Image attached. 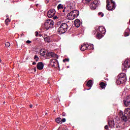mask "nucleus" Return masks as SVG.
I'll list each match as a JSON object with an SVG mask.
<instances>
[{
  "label": "nucleus",
  "mask_w": 130,
  "mask_h": 130,
  "mask_svg": "<svg viewBox=\"0 0 130 130\" xmlns=\"http://www.w3.org/2000/svg\"><path fill=\"white\" fill-rule=\"evenodd\" d=\"M79 14V11L73 10L68 14L67 18L69 20H74V19H76V18H78Z\"/></svg>",
  "instance_id": "1"
},
{
  "label": "nucleus",
  "mask_w": 130,
  "mask_h": 130,
  "mask_svg": "<svg viewBox=\"0 0 130 130\" xmlns=\"http://www.w3.org/2000/svg\"><path fill=\"white\" fill-rule=\"evenodd\" d=\"M115 8H116L115 2L112 0H107V10L113 11V10H115Z\"/></svg>",
  "instance_id": "2"
},
{
  "label": "nucleus",
  "mask_w": 130,
  "mask_h": 130,
  "mask_svg": "<svg viewBox=\"0 0 130 130\" xmlns=\"http://www.w3.org/2000/svg\"><path fill=\"white\" fill-rule=\"evenodd\" d=\"M68 29H69V26L67 23H64L60 24V26L58 29V32L59 34H64L67 31H68Z\"/></svg>",
  "instance_id": "3"
},
{
  "label": "nucleus",
  "mask_w": 130,
  "mask_h": 130,
  "mask_svg": "<svg viewBox=\"0 0 130 130\" xmlns=\"http://www.w3.org/2000/svg\"><path fill=\"white\" fill-rule=\"evenodd\" d=\"M53 25H54V22L51 19L47 20L44 23L45 28L47 30L52 29L53 28Z\"/></svg>",
  "instance_id": "4"
},
{
  "label": "nucleus",
  "mask_w": 130,
  "mask_h": 130,
  "mask_svg": "<svg viewBox=\"0 0 130 130\" xmlns=\"http://www.w3.org/2000/svg\"><path fill=\"white\" fill-rule=\"evenodd\" d=\"M126 82V76L125 74L122 73L121 74V76H119L116 81L117 85H120V84H123Z\"/></svg>",
  "instance_id": "5"
},
{
  "label": "nucleus",
  "mask_w": 130,
  "mask_h": 130,
  "mask_svg": "<svg viewBox=\"0 0 130 130\" xmlns=\"http://www.w3.org/2000/svg\"><path fill=\"white\" fill-rule=\"evenodd\" d=\"M99 6V2L98 1H94L90 5V8L91 10H95Z\"/></svg>",
  "instance_id": "6"
},
{
  "label": "nucleus",
  "mask_w": 130,
  "mask_h": 130,
  "mask_svg": "<svg viewBox=\"0 0 130 130\" xmlns=\"http://www.w3.org/2000/svg\"><path fill=\"white\" fill-rule=\"evenodd\" d=\"M123 67L124 68V70H126V69H129L130 68V61L128 59H126L123 63Z\"/></svg>",
  "instance_id": "7"
},
{
  "label": "nucleus",
  "mask_w": 130,
  "mask_h": 130,
  "mask_svg": "<svg viewBox=\"0 0 130 130\" xmlns=\"http://www.w3.org/2000/svg\"><path fill=\"white\" fill-rule=\"evenodd\" d=\"M57 9L58 10H62V13H68V11L67 10V7L64 6V5L62 4H59L57 6Z\"/></svg>",
  "instance_id": "8"
},
{
  "label": "nucleus",
  "mask_w": 130,
  "mask_h": 130,
  "mask_svg": "<svg viewBox=\"0 0 130 130\" xmlns=\"http://www.w3.org/2000/svg\"><path fill=\"white\" fill-rule=\"evenodd\" d=\"M120 114L121 115V118L122 120H123L125 122H126V121H127L128 120V116H127V115H126V114H123V112L122 111L120 112Z\"/></svg>",
  "instance_id": "9"
},
{
  "label": "nucleus",
  "mask_w": 130,
  "mask_h": 130,
  "mask_svg": "<svg viewBox=\"0 0 130 130\" xmlns=\"http://www.w3.org/2000/svg\"><path fill=\"white\" fill-rule=\"evenodd\" d=\"M68 6L70 10H74L75 9V6H76V3H75V1H71L68 2Z\"/></svg>",
  "instance_id": "10"
},
{
  "label": "nucleus",
  "mask_w": 130,
  "mask_h": 130,
  "mask_svg": "<svg viewBox=\"0 0 130 130\" xmlns=\"http://www.w3.org/2000/svg\"><path fill=\"white\" fill-rule=\"evenodd\" d=\"M55 15V10L52 9L50 10L47 13L48 18H52Z\"/></svg>",
  "instance_id": "11"
},
{
  "label": "nucleus",
  "mask_w": 130,
  "mask_h": 130,
  "mask_svg": "<svg viewBox=\"0 0 130 130\" xmlns=\"http://www.w3.org/2000/svg\"><path fill=\"white\" fill-rule=\"evenodd\" d=\"M50 64L51 67L55 68L57 64H58V61L57 59H53L50 60Z\"/></svg>",
  "instance_id": "12"
},
{
  "label": "nucleus",
  "mask_w": 130,
  "mask_h": 130,
  "mask_svg": "<svg viewBox=\"0 0 130 130\" xmlns=\"http://www.w3.org/2000/svg\"><path fill=\"white\" fill-rule=\"evenodd\" d=\"M89 48V43L83 44L81 45V47L80 48V50L81 51H84V50H87Z\"/></svg>",
  "instance_id": "13"
},
{
  "label": "nucleus",
  "mask_w": 130,
  "mask_h": 130,
  "mask_svg": "<svg viewBox=\"0 0 130 130\" xmlns=\"http://www.w3.org/2000/svg\"><path fill=\"white\" fill-rule=\"evenodd\" d=\"M44 67V65H43V63L42 62H39L38 63L37 65V68L38 70L41 71V70H43V68Z\"/></svg>",
  "instance_id": "14"
},
{
  "label": "nucleus",
  "mask_w": 130,
  "mask_h": 130,
  "mask_svg": "<svg viewBox=\"0 0 130 130\" xmlns=\"http://www.w3.org/2000/svg\"><path fill=\"white\" fill-rule=\"evenodd\" d=\"M99 30L102 34H105V32H106L105 28L103 26H100L99 27Z\"/></svg>",
  "instance_id": "15"
},
{
  "label": "nucleus",
  "mask_w": 130,
  "mask_h": 130,
  "mask_svg": "<svg viewBox=\"0 0 130 130\" xmlns=\"http://www.w3.org/2000/svg\"><path fill=\"white\" fill-rule=\"evenodd\" d=\"M74 24L75 25V26L77 27V28H79V27L81 26V21L79 19H76L74 21Z\"/></svg>",
  "instance_id": "16"
},
{
  "label": "nucleus",
  "mask_w": 130,
  "mask_h": 130,
  "mask_svg": "<svg viewBox=\"0 0 130 130\" xmlns=\"http://www.w3.org/2000/svg\"><path fill=\"white\" fill-rule=\"evenodd\" d=\"M48 55H49V56H51V57H55L56 58H58V55L53 52H49L48 53Z\"/></svg>",
  "instance_id": "17"
},
{
  "label": "nucleus",
  "mask_w": 130,
  "mask_h": 130,
  "mask_svg": "<svg viewBox=\"0 0 130 130\" xmlns=\"http://www.w3.org/2000/svg\"><path fill=\"white\" fill-rule=\"evenodd\" d=\"M108 124L109 126H110L111 128H113L114 127V121L113 120H110L108 121Z\"/></svg>",
  "instance_id": "18"
},
{
  "label": "nucleus",
  "mask_w": 130,
  "mask_h": 130,
  "mask_svg": "<svg viewBox=\"0 0 130 130\" xmlns=\"http://www.w3.org/2000/svg\"><path fill=\"white\" fill-rule=\"evenodd\" d=\"M124 114H125L127 116H130V108H126L124 112Z\"/></svg>",
  "instance_id": "19"
},
{
  "label": "nucleus",
  "mask_w": 130,
  "mask_h": 130,
  "mask_svg": "<svg viewBox=\"0 0 130 130\" xmlns=\"http://www.w3.org/2000/svg\"><path fill=\"white\" fill-rule=\"evenodd\" d=\"M129 32H130V29L129 28H127L124 33V36L125 37H127V36H129Z\"/></svg>",
  "instance_id": "20"
},
{
  "label": "nucleus",
  "mask_w": 130,
  "mask_h": 130,
  "mask_svg": "<svg viewBox=\"0 0 130 130\" xmlns=\"http://www.w3.org/2000/svg\"><path fill=\"white\" fill-rule=\"evenodd\" d=\"M100 86L102 89H105L106 88V84L104 82H101Z\"/></svg>",
  "instance_id": "21"
},
{
  "label": "nucleus",
  "mask_w": 130,
  "mask_h": 130,
  "mask_svg": "<svg viewBox=\"0 0 130 130\" xmlns=\"http://www.w3.org/2000/svg\"><path fill=\"white\" fill-rule=\"evenodd\" d=\"M55 121L57 123H58V124H61V123H62V122L61 121V118H56Z\"/></svg>",
  "instance_id": "22"
},
{
  "label": "nucleus",
  "mask_w": 130,
  "mask_h": 130,
  "mask_svg": "<svg viewBox=\"0 0 130 130\" xmlns=\"http://www.w3.org/2000/svg\"><path fill=\"white\" fill-rule=\"evenodd\" d=\"M87 86H88V87H92L93 86V82L91 80L88 81Z\"/></svg>",
  "instance_id": "23"
},
{
  "label": "nucleus",
  "mask_w": 130,
  "mask_h": 130,
  "mask_svg": "<svg viewBox=\"0 0 130 130\" xmlns=\"http://www.w3.org/2000/svg\"><path fill=\"white\" fill-rule=\"evenodd\" d=\"M123 102L124 106L126 107H127V106H129V105H130V102H127V101H124V100Z\"/></svg>",
  "instance_id": "24"
},
{
  "label": "nucleus",
  "mask_w": 130,
  "mask_h": 130,
  "mask_svg": "<svg viewBox=\"0 0 130 130\" xmlns=\"http://www.w3.org/2000/svg\"><path fill=\"white\" fill-rule=\"evenodd\" d=\"M96 37L98 39H101V38L103 37V36L101 34L98 32L96 34Z\"/></svg>",
  "instance_id": "25"
},
{
  "label": "nucleus",
  "mask_w": 130,
  "mask_h": 130,
  "mask_svg": "<svg viewBox=\"0 0 130 130\" xmlns=\"http://www.w3.org/2000/svg\"><path fill=\"white\" fill-rule=\"evenodd\" d=\"M44 40L45 41V42H47V43H50V38L46 37L44 39Z\"/></svg>",
  "instance_id": "26"
},
{
  "label": "nucleus",
  "mask_w": 130,
  "mask_h": 130,
  "mask_svg": "<svg viewBox=\"0 0 130 130\" xmlns=\"http://www.w3.org/2000/svg\"><path fill=\"white\" fill-rule=\"evenodd\" d=\"M10 22H11V19H10L9 18H7L5 20V24L6 25H9V23H10Z\"/></svg>",
  "instance_id": "27"
},
{
  "label": "nucleus",
  "mask_w": 130,
  "mask_h": 130,
  "mask_svg": "<svg viewBox=\"0 0 130 130\" xmlns=\"http://www.w3.org/2000/svg\"><path fill=\"white\" fill-rule=\"evenodd\" d=\"M91 1L92 0H82V3L83 4H89V3H90V2H91Z\"/></svg>",
  "instance_id": "28"
},
{
  "label": "nucleus",
  "mask_w": 130,
  "mask_h": 130,
  "mask_svg": "<svg viewBox=\"0 0 130 130\" xmlns=\"http://www.w3.org/2000/svg\"><path fill=\"white\" fill-rule=\"evenodd\" d=\"M34 59H35L36 62L38 61V60H39V57H38V56H37V55H35Z\"/></svg>",
  "instance_id": "29"
},
{
  "label": "nucleus",
  "mask_w": 130,
  "mask_h": 130,
  "mask_svg": "<svg viewBox=\"0 0 130 130\" xmlns=\"http://www.w3.org/2000/svg\"><path fill=\"white\" fill-rule=\"evenodd\" d=\"M124 101H127V102H130V96H127Z\"/></svg>",
  "instance_id": "30"
},
{
  "label": "nucleus",
  "mask_w": 130,
  "mask_h": 130,
  "mask_svg": "<svg viewBox=\"0 0 130 130\" xmlns=\"http://www.w3.org/2000/svg\"><path fill=\"white\" fill-rule=\"evenodd\" d=\"M89 49H94V45L92 44L89 45Z\"/></svg>",
  "instance_id": "31"
},
{
  "label": "nucleus",
  "mask_w": 130,
  "mask_h": 130,
  "mask_svg": "<svg viewBox=\"0 0 130 130\" xmlns=\"http://www.w3.org/2000/svg\"><path fill=\"white\" fill-rule=\"evenodd\" d=\"M10 45L11 44L9 42H6L5 44V46H6V47H10Z\"/></svg>",
  "instance_id": "32"
},
{
  "label": "nucleus",
  "mask_w": 130,
  "mask_h": 130,
  "mask_svg": "<svg viewBox=\"0 0 130 130\" xmlns=\"http://www.w3.org/2000/svg\"><path fill=\"white\" fill-rule=\"evenodd\" d=\"M98 15L99 16H101V17H104V14L103 13H102V12H99L98 13Z\"/></svg>",
  "instance_id": "33"
},
{
  "label": "nucleus",
  "mask_w": 130,
  "mask_h": 130,
  "mask_svg": "<svg viewBox=\"0 0 130 130\" xmlns=\"http://www.w3.org/2000/svg\"><path fill=\"white\" fill-rule=\"evenodd\" d=\"M45 52H44V51L42 52V51H40V54L42 55L43 56V55H45Z\"/></svg>",
  "instance_id": "34"
},
{
  "label": "nucleus",
  "mask_w": 130,
  "mask_h": 130,
  "mask_svg": "<svg viewBox=\"0 0 130 130\" xmlns=\"http://www.w3.org/2000/svg\"><path fill=\"white\" fill-rule=\"evenodd\" d=\"M66 61H70V59H69L68 58H66L63 60V62H66Z\"/></svg>",
  "instance_id": "35"
},
{
  "label": "nucleus",
  "mask_w": 130,
  "mask_h": 130,
  "mask_svg": "<svg viewBox=\"0 0 130 130\" xmlns=\"http://www.w3.org/2000/svg\"><path fill=\"white\" fill-rule=\"evenodd\" d=\"M66 120H67L66 119V118H62V119H61L62 123V122H66Z\"/></svg>",
  "instance_id": "36"
},
{
  "label": "nucleus",
  "mask_w": 130,
  "mask_h": 130,
  "mask_svg": "<svg viewBox=\"0 0 130 130\" xmlns=\"http://www.w3.org/2000/svg\"><path fill=\"white\" fill-rule=\"evenodd\" d=\"M105 129H108V125H106L105 126Z\"/></svg>",
  "instance_id": "37"
},
{
  "label": "nucleus",
  "mask_w": 130,
  "mask_h": 130,
  "mask_svg": "<svg viewBox=\"0 0 130 130\" xmlns=\"http://www.w3.org/2000/svg\"><path fill=\"white\" fill-rule=\"evenodd\" d=\"M31 41H29V40H27V41H26V43H28V44H30V43H31Z\"/></svg>",
  "instance_id": "38"
},
{
  "label": "nucleus",
  "mask_w": 130,
  "mask_h": 130,
  "mask_svg": "<svg viewBox=\"0 0 130 130\" xmlns=\"http://www.w3.org/2000/svg\"><path fill=\"white\" fill-rule=\"evenodd\" d=\"M36 37H38V31H36Z\"/></svg>",
  "instance_id": "39"
},
{
  "label": "nucleus",
  "mask_w": 130,
  "mask_h": 130,
  "mask_svg": "<svg viewBox=\"0 0 130 130\" xmlns=\"http://www.w3.org/2000/svg\"><path fill=\"white\" fill-rule=\"evenodd\" d=\"M46 4H48L49 3V0H45Z\"/></svg>",
  "instance_id": "40"
},
{
  "label": "nucleus",
  "mask_w": 130,
  "mask_h": 130,
  "mask_svg": "<svg viewBox=\"0 0 130 130\" xmlns=\"http://www.w3.org/2000/svg\"><path fill=\"white\" fill-rule=\"evenodd\" d=\"M6 18L7 19H9V17L8 15H6Z\"/></svg>",
  "instance_id": "41"
},
{
  "label": "nucleus",
  "mask_w": 130,
  "mask_h": 130,
  "mask_svg": "<svg viewBox=\"0 0 130 130\" xmlns=\"http://www.w3.org/2000/svg\"><path fill=\"white\" fill-rule=\"evenodd\" d=\"M35 64H36V62H34L32 63V65L34 66V65H35Z\"/></svg>",
  "instance_id": "42"
},
{
  "label": "nucleus",
  "mask_w": 130,
  "mask_h": 130,
  "mask_svg": "<svg viewBox=\"0 0 130 130\" xmlns=\"http://www.w3.org/2000/svg\"><path fill=\"white\" fill-rule=\"evenodd\" d=\"M30 108H32V107H33V105H30Z\"/></svg>",
  "instance_id": "43"
},
{
  "label": "nucleus",
  "mask_w": 130,
  "mask_h": 130,
  "mask_svg": "<svg viewBox=\"0 0 130 130\" xmlns=\"http://www.w3.org/2000/svg\"><path fill=\"white\" fill-rule=\"evenodd\" d=\"M54 18V19H56V18H57V16H55Z\"/></svg>",
  "instance_id": "44"
},
{
  "label": "nucleus",
  "mask_w": 130,
  "mask_h": 130,
  "mask_svg": "<svg viewBox=\"0 0 130 130\" xmlns=\"http://www.w3.org/2000/svg\"><path fill=\"white\" fill-rule=\"evenodd\" d=\"M0 62H2V60L1 59V58H0Z\"/></svg>",
  "instance_id": "45"
},
{
  "label": "nucleus",
  "mask_w": 130,
  "mask_h": 130,
  "mask_svg": "<svg viewBox=\"0 0 130 130\" xmlns=\"http://www.w3.org/2000/svg\"><path fill=\"white\" fill-rule=\"evenodd\" d=\"M45 115H47V113H45Z\"/></svg>",
  "instance_id": "46"
},
{
  "label": "nucleus",
  "mask_w": 130,
  "mask_h": 130,
  "mask_svg": "<svg viewBox=\"0 0 130 130\" xmlns=\"http://www.w3.org/2000/svg\"><path fill=\"white\" fill-rule=\"evenodd\" d=\"M4 103V104H5V103H6V102H4V103Z\"/></svg>",
  "instance_id": "47"
},
{
  "label": "nucleus",
  "mask_w": 130,
  "mask_h": 130,
  "mask_svg": "<svg viewBox=\"0 0 130 130\" xmlns=\"http://www.w3.org/2000/svg\"><path fill=\"white\" fill-rule=\"evenodd\" d=\"M42 35H40V37H41Z\"/></svg>",
  "instance_id": "48"
},
{
  "label": "nucleus",
  "mask_w": 130,
  "mask_h": 130,
  "mask_svg": "<svg viewBox=\"0 0 130 130\" xmlns=\"http://www.w3.org/2000/svg\"><path fill=\"white\" fill-rule=\"evenodd\" d=\"M37 96H39V95H38V94H37Z\"/></svg>",
  "instance_id": "49"
},
{
  "label": "nucleus",
  "mask_w": 130,
  "mask_h": 130,
  "mask_svg": "<svg viewBox=\"0 0 130 130\" xmlns=\"http://www.w3.org/2000/svg\"><path fill=\"white\" fill-rule=\"evenodd\" d=\"M62 116H64V115H62Z\"/></svg>",
  "instance_id": "50"
},
{
  "label": "nucleus",
  "mask_w": 130,
  "mask_h": 130,
  "mask_svg": "<svg viewBox=\"0 0 130 130\" xmlns=\"http://www.w3.org/2000/svg\"><path fill=\"white\" fill-rule=\"evenodd\" d=\"M67 68H70V67H69V66H68Z\"/></svg>",
  "instance_id": "51"
},
{
  "label": "nucleus",
  "mask_w": 130,
  "mask_h": 130,
  "mask_svg": "<svg viewBox=\"0 0 130 130\" xmlns=\"http://www.w3.org/2000/svg\"><path fill=\"white\" fill-rule=\"evenodd\" d=\"M90 88H89V89H88L87 90H90Z\"/></svg>",
  "instance_id": "52"
},
{
  "label": "nucleus",
  "mask_w": 130,
  "mask_h": 130,
  "mask_svg": "<svg viewBox=\"0 0 130 130\" xmlns=\"http://www.w3.org/2000/svg\"><path fill=\"white\" fill-rule=\"evenodd\" d=\"M128 130H130V128H129V129Z\"/></svg>",
  "instance_id": "53"
}]
</instances>
